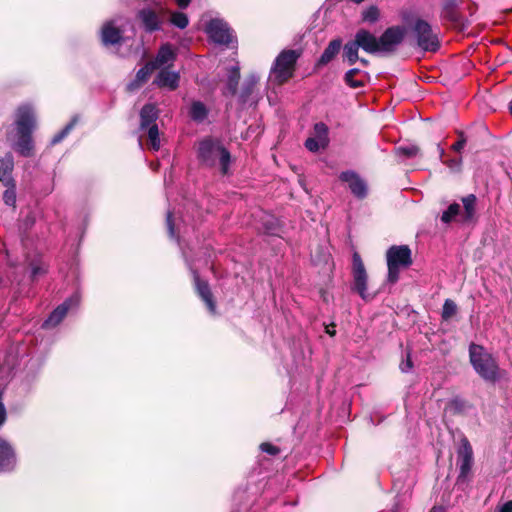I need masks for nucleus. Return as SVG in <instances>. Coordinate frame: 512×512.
I'll use <instances>...</instances> for the list:
<instances>
[{
    "label": "nucleus",
    "instance_id": "f257e3e1",
    "mask_svg": "<svg viewBox=\"0 0 512 512\" xmlns=\"http://www.w3.org/2000/svg\"><path fill=\"white\" fill-rule=\"evenodd\" d=\"M405 34V28L400 25L388 27L379 38L369 30L360 28L356 31L354 40L368 54H393L403 42Z\"/></svg>",
    "mask_w": 512,
    "mask_h": 512
},
{
    "label": "nucleus",
    "instance_id": "f03ea898",
    "mask_svg": "<svg viewBox=\"0 0 512 512\" xmlns=\"http://www.w3.org/2000/svg\"><path fill=\"white\" fill-rule=\"evenodd\" d=\"M15 142L12 148L22 157H32L35 153L33 132L37 127L34 109L30 105H21L15 113Z\"/></svg>",
    "mask_w": 512,
    "mask_h": 512
},
{
    "label": "nucleus",
    "instance_id": "7ed1b4c3",
    "mask_svg": "<svg viewBox=\"0 0 512 512\" xmlns=\"http://www.w3.org/2000/svg\"><path fill=\"white\" fill-rule=\"evenodd\" d=\"M197 158L201 165L209 168L220 165L222 175H227L231 163V153L221 140L212 137L203 138L198 145Z\"/></svg>",
    "mask_w": 512,
    "mask_h": 512
},
{
    "label": "nucleus",
    "instance_id": "20e7f679",
    "mask_svg": "<svg viewBox=\"0 0 512 512\" xmlns=\"http://www.w3.org/2000/svg\"><path fill=\"white\" fill-rule=\"evenodd\" d=\"M469 360L475 372L486 382L495 383L501 377V369L496 358L482 345H469Z\"/></svg>",
    "mask_w": 512,
    "mask_h": 512
},
{
    "label": "nucleus",
    "instance_id": "39448f33",
    "mask_svg": "<svg viewBox=\"0 0 512 512\" xmlns=\"http://www.w3.org/2000/svg\"><path fill=\"white\" fill-rule=\"evenodd\" d=\"M387 283L394 285L400 277V270L413 264L412 251L408 245H392L386 251Z\"/></svg>",
    "mask_w": 512,
    "mask_h": 512
},
{
    "label": "nucleus",
    "instance_id": "423d86ee",
    "mask_svg": "<svg viewBox=\"0 0 512 512\" xmlns=\"http://www.w3.org/2000/svg\"><path fill=\"white\" fill-rule=\"evenodd\" d=\"M300 56V50L285 49L279 53L272 67L278 83L283 84L293 77Z\"/></svg>",
    "mask_w": 512,
    "mask_h": 512
},
{
    "label": "nucleus",
    "instance_id": "0eeeda50",
    "mask_svg": "<svg viewBox=\"0 0 512 512\" xmlns=\"http://www.w3.org/2000/svg\"><path fill=\"white\" fill-rule=\"evenodd\" d=\"M412 31L415 35L418 47L423 51L435 53L440 49L441 42L439 37L434 33L428 21L417 18L412 25Z\"/></svg>",
    "mask_w": 512,
    "mask_h": 512
},
{
    "label": "nucleus",
    "instance_id": "6e6552de",
    "mask_svg": "<svg viewBox=\"0 0 512 512\" xmlns=\"http://www.w3.org/2000/svg\"><path fill=\"white\" fill-rule=\"evenodd\" d=\"M457 463L459 465V474L456 479V485L461 486L470 481L473 466V448L465 436L461 438L457 449Z\"/></svg>",
    "mask_w": 512,
    "mask_h": 512
},
{
    "label": "nucleus",
    "instance_id": "1a4fd4ad",
    "mask_svg": "<svg viewBox=\"0 0 512 512\" xmlns=\"http://www.w3.org/2000/svg\"><path fill=\"white\" fill-rule=\"evenodd\" d=\"M352 277L351 290L357 293L363 300H371L375 294L367 293L368 274L360 254L355 251L352 255Z\"/></svg>",
    "mask_w": 512,
    "mask_h": 512
},
{
    "label": "nucleus",
    "instance_id": "9d476101",
    "mask_svg": "<svg viewBox=\"0 0 512 512\" xmlns=\"http://www.w3.org/2000/svg\"><path fill=\"white\" fill-rule=\"evenodd\" d=\"M460 0H443L441 5L440 19L449 24V27L463 32L469 26L468 19L460 12Z\"/></svg>",
    "mask_w": 512,
    "mask_h": 512
},
{
    "label": "nucleus",
    "instance_id": "9b49d317",
    "mask_svg": "<svg viewBox=\"0 0 512 512\" xmlns=\"http://www.w3.org/2000/svg\"><path fill=\"white\" fill-rule=\"evenodd\" d=\"M205 32L214 43L219 45L229 46L234 40L228 23L218 18L211 19L206 24Z\"/></svg>",
    "mask_w": 512,
    "mask_h": 512
},
{
    "label": "nucleus",
    "instance_id": "f8f14e48",
    "mask_svg": "<svg viewBox=\"0 0 512 512\" xmlns=\"http://www.w3.org/2000/svg\"><path fill=\"white\" fill-rule=\"evenodd\" d=\"M193 288L196 295L205 304L211 315L217 314V302L211 290L210 284L206 279L200 277L197 270H192Z\"/></svg>",
    "mask_w": 512,
    "mask_h": 512
},
{
    "label": "nucleus",
    "instance_id": "ddd939ff",
    "mask_svg": "<svg viewBox=\"0 0 512 512\" xmlns=\"http://www.w3.org/2000/svg\"><path fill=\"white\" fill-rule=\"evenodd\" d=\"M339 179L348 184L351 193L357 199H365L368 195V186L364 179L353 170H346L340 173Z\"/></svg>",
    "mask_w": 512,
    "mask_h": 512
},
{
    "label": "nucleus",
    "instance_id": "4468645a",
    "mask_svg": "<svg viewBox=\"0 0 512 512\" xmlns=\"http://www.w3.org/2000/svg\"><path fill=\"white\" fill-rule=\"evenodd\" d=\"M100 39L105 47L120 46L125 40L123 31L116 27L113 21H107L103 24Z\"/></svg>",
    "mask_w": 512,
    "mask_h": 512
},
{
    "label": "nucleus",
    "instance_id": "2eb2a0df",
    "mask_svg": "<svg viewBox=\"0 0 512 512\" xmlns=\"http://www.w3.org/2000/svg\"><path fill=\"white\" fill-rule=\"evenodd\" d=\"M15 463L16 456L13 447L6 440L0 438V472L12 470Z\"/></svg>",
    "mask_w": 512,
    "mask_h": 512
},
{
    "label": "nucleus",
    "instance_id": "dca6fc26",
    "mask_svg": "<svg viewBox=\"0 0 512 512\" xmlns=\"http://www.w3.org/2000/svg\"><path fill=\"white\" fill-rule=\"evenodd\" d=\"M139 130L144 131L152 125H157L156 121L159 117V110L153 103H146L140 110Z\"/></svg>",
    "mask_w": 512,
    "mask_h": 512
},
{
    "label": "nucleus",
    "instance_id": "f3484780",
    "mask_svg": "<svg viewBox=\"0 0 512 512\" xmlns=\"http://www.w3.org/2000/svg\"><path fill=\"white\" fill-rule=\"evenodd\" d=\"M157 69V65L154 62H147L141 67L135 76V79L127 85V91L133 92L142 87L149 79L150 75Z\"/></svg>",
    "mask_w": 512,
    "mask_h": 512
},
{
    "label": "nucleus",
    "instance_id": "a211bd4d",
    "mask_svg": "<svg viewBox=\"0 0 512 512\" xmlns=\"http://www.w3.org/2000/svg\"><path fill=\"white\" fill-rule=\"evenodd\" d=\"M464 207L463 213H461L462 223H474L477 220V197L474 194H469L461 199Z\"/></svg>",
    "mask_w": 512,
    "mask_h": 512
},
{
    "label": "nucleus",
    "instance_id": "6ab92c4d",
    "mask_svg": "<svg viewBox=\"0 0 512 512\" xmlns=\"http://www.w3.org/2000/svg\"><path fill=\"white\" fill-rule=\"evenodd\" d=\"M179 79L180 77L178 73L169 71L168 69L164 68L157 74L154 80V84L160 88L167 87L174 91L179 86Z\"/></svg>",
    "mask_w": 512,
    "mask_h": 512
},
{
    "label": "nucleus",
    "instance_id": "aec40b11",
    "mask_svg": "<svg viewBox=\"0 0 512 512\" xmlns=\"http://www.w3.org/2000/svg\"><path fill=\"white\" fill-rule=\"evenodd\" d=\"M368 78L369 74L367 72L352 68L345 73L343 80L348 87L358 89L365 86Z\"/></svg>",
    "mask_w": 512,
    "mask_h": 512
},
{
    "label": "nucleus",
    "instance_id": "412c9836",
    "mask_svg": "<svg viewBox=\"0 0 512 512\" xmlns=\"http://www.w3.org/2000/svg\"><path fill=\"white\" fill-rule=\"evenodd\" d=\"M261 230L264 234L269 236H280L283 231V225L281 221L271 214H265L261 220Z\"/></svg>",
    "mask_w": 512,
    "mask_h": 512
},
{
    "label": "nucleus",
    "instance_id": "4be33fe9",
    "mask_svg": "<svg viewBox=\"0 0 512 512\" xmlns=\"http://www.w3.org/2000/svg\"><path fill=\"white\" fill-rule=\"evenodd\" d=\"M71 299L65 300L57 308H55L49 317L44 321L43 328H51L57 326L67 315L70 308Z\"/></svg>",
    "mask_w": 512,
    "mask_h": 512
},
{
    "label": "nucleus",
    "instance_id": "5701e85b",
    "mask_svg": "<svg viewBox=\"0 0 512 512\" xmlns=\"http://www.w3.org/2000/svg\"><path fill=\"white\" fill-rule=\"evenodd\" d=\"M138 18L147 32H154L160 29V19L154 10L142 9L138 12Z\"/></svg>",
    "mask_w": 512,
    "mask_h": 512
},
{
    "label": "nucleus",
    "instance_id": "b1692460",
    "mask_svg": "<svg viewBox=\"0 0 512 512\" xmlns=\"http://www.w3.org/2000/svg\"><path fill=\"white\" fill-rule=\"evenodd\" d=\"M342 47V40L341 38H336L331 40L327 47L324 49L323 53L321 54L320 58L317 61V66H325L328 63H330L339 53L340 49Z\"/></svg>",
    "mask_w": 512,
    "mask_h": 512
},
{
    "label": "nucleus",
    "instance_id": "393cba45",
    "mask_svg": "<svg viewBox=\"0 0 512 512\" xmlns=\"http://www.w3.org/2000/svg\"><path fill=\"white\" fill-rule=\"evenodd\" d=\"M258 77H256L255 75H249L243 82V85H242V88H241V91L239 93V101L242 103V104H245L247 103L252 94L254 93L255 89H256V86L258 84Z\"/></svg>",
    "mask_w": 512,
    "mask_h": 512
},
{
    "label": "nucleus",
    "instance_id": "a878e982",
    "mask_svg": "<svg viewBox=\"0 0 512 512\" xmlns=\"http://www.w3.org/2000/svg\"><path fill=\"white\" fill-rule=\"evenodd\" d=\"M240 80V68L238 66H232L228 71V77L226 82V91L224 95L235 96L238 92V84Z\"/></svg>",
    "mask_w": 512,
    "mask_h": 512
},
{
    "label": "nucleus",
    "instance_id": "bb28decb",
    "mask_svg": "<svg viewBox=\"0 0 512 512\" xmlns=\"http://www.w3.org/2000/svg\"><path fill=\"white\" fill-rule=\"evenodd\" d=\"M359 49L354 39L346 42L343 46V61L349 65H354L359 60Z\"/></svg>",
    "mask_w": 512,
    "mask_h": 512
},
{
    "label": "nucleus",
    "instance_id": "cd10ccee",
    "mask_svg": "<svg viewBox=\"0 0 512 512\" xmlns=\"http://www.w3.org/2000/svg\"><path fill=\"white\" fill-rule=\"evenodd\" d=\"M175 58L176 55L171 46L166 44L160 47L153 62L156 63L157 68H159L161 65L167 64L168 62L173 61Z\"/></svg>",
    "mask_w": 512,
    "mask_h": 512
},
{
    "label": "nucleus",
    "instance_id": "c85d7f7f",
    "mask_svg": "<svg viewBox=\"0 0 512 512\" xmlns=\"http://www.w3.org/2000/svg\"><path fill=\"white\" fill-rule=\"evenodd\" d=\"M189 115L192 120L202 122L208 116V109L201 101H194L191 104Z\"/></svg>",
    "mask_w": 512,
    "mask_h": 512
},
{
    "label": "nucleus",
    "instance_id": "c756f323",
    "mask_svg": "<svg viewBox=\"0 0 512 512\" xmlns=\"http://www.w3.org/2000/svg\"><path fill=\"white\" fill-rule=\"evenodd\" d=\"M78 120V116H73L69 123L66 124L61 131L54 135L51 143L55 145L60 143L64 138H66L69 135V133L74 129V127L78 123Z\"/></svg>",
    "mask_w": 512,
    "mask_h": 512
},
{
    "label": "nucleus",
    "instance_id": "7c9ffc66",
    "mask_svg": "<svg viewBox=\"0 0 512 512\" xmlns=\"http://www.w3.org/2000/svg\"><path fill=\"white\" fill-rule=\"evenodd\" d=\"M458 312V306L452 299H446L444 301L441 318L443 321H449L452 319Z\"/></svg>",
    "mask_w": 512,
    "mask_h": 512
},
{
    "label": "nucleus",
    "instance_id": "2f4dec72",
    "mask_svg": "<svg viewBox=\"0 0 512 512\" xmlns=\"http://www.w3.org/2000/svg\"><path fill=\"white\" fill-rule=\"evenodd\" d=\"M460 205L456 202L450 204L448 208L442 213L441 221L445 224L452 222L456 216H460Z\"/></svg>",
    "mask_w": 512,
    "mask_h": 512
},
{
    "label": "nucleus",
    "instance_id": "473e14b6",
    "mask_svg": "<svg viewBox=\"0 0 512 512\" xmlns=\"http://www.w3.org/2000/svg\"><path fill=\"white\" fill-rule=\"evenodd\" d=\"M14 170V157L11 152H7L4 156L0 157V173H13Z\"/></svg>",
    "mask_w": 512,
    "mask_h": 512
},
{
    "label": "nucleus",
    "instance_id": "72a5a7b5",
    "mask_svg": "<svg viewBox=\"0 0 512 512\" xmlns=\"http://www.w3.org/2000/svg\"><path fill=\"white\" fill-rule=\"evenodd\" d=\"M148 130V139L150 141V147L154 151H158L160 149V137H159V128L158 125H152L147 128Z\"/></svg>",
    "mask_w": 512,
    "mask_h": 512
},
{
    "label": "nucleus",
    "instance_id": "f704fd0d",
    "mask_svg": "<svg viewBox=\"0 0 512 512\" xmlns=\"http://www.w3.org/2000/svg\"><path fill=\"white\" fill-rule=\"evenodd\" d=\"M380 11L377 6L371 5L362 12V21L368 23H375L379 20Z\"/></svg>",
    "mask_w": 512,
    "mask_h": 512
},
{
    "label": "nucleus",
    "instance_id": "c9c22d12",
    "mask_svg": "<svg viewBox=\"0 0 512 512\" xmlns=\"http://www.w3.org/2000/svg\"><path fill=\"white\" fill-rule=\"evenodd\" d=\"M170 21L174 26L180 29H185L189 24L188 16L182 12H174L171 15Z\"/></svg>",
    "mask_w": 512,
    "mask_h": 512
},
{
    "label": "nucleus",
    "instance_id": "e433bc0d",
    "mask_svg": "<svg viewBox=\"0 0 512 512\" xmlns=\"http://www.w3.org/2000/svg\"><path fill=\"white\" fill-rule=\"evenodd\" d=\"M314 130H315L317 138H319L321 141L322 148H325L328 144V140H327L328 127L323 122H319L314 125Z\"/></svg>",
    "mask_w": 512,
    "mask_h": 512
},
{
    "label": "nucleus",
    "instance_id": "4c0bfd02",
    "mask_svg": "<svg viewBox=\"0 0 512 512\" xmlns=\"http://www.w3.org/2000/svg\"><path fill=\"white\" fill-rule=\"evenodd\" d=\"M420 148L416 145L400 146L396 148V153L406 159L413 158L418 155Z\"/></svg>",
    "mask_w": 512,
    "mask_h": 512
},
{
    "label": "nucleus",
    "instance_id": "58836bf2",
    "mask_svg": "<svg viewBox=\"0 0 512 512\" xmlns=\"http://www.w3.org/2000/svg\"><path fill=\"white\" fill-rule=\"evenodd\" d=\"M3 201L8 206H16V185L6 187V190L3 192Z\"/></svg>",
    "mask_w": 512,
    "mask_h": 512
},
{
    "label": "nucleus",
    "instance_id": "ea45409f",
    "mask_svg": "<svg viewBox=\"0 0 512 512\" xmlns=\"http://www.w3.org/2000/svg\"><path fill=\"white\" fill-rule=\"evenodd\" d=\"M166 228L167 232L170 238H176L177 232L175 229V223L173 218V213L171 211H168L166 214Z\"/></svg>",
    "mask_w": 512,
    "mask_h": 512
},
{
    "label": "nucleus",
    "instance_id": "a19ab883",
    "mask_svg": "<svg viewBox=\"0 0 512 512\" xmlns=\"http://www.w3.org/2000/svg\"><path fill=\"white\" fill-rule=\"evenodd\" d=\"M260 450L264 453H267L271 456H276L280 453V448L276 445H273L270 442H263L260 444Z\"/></svg>",
    "mask_w": 512,
    "mask_h": 512
},
{
    "label": "nucleus",
    "instance_id": "79ce46f5",
    "mask_svg": "<svg viewBox=\"0 0 512 512\" xmlns=\"http://www.w3.org/2000/svg\"><path fill=\"white\" fill-rule=\"evenodd\" d=\"M304 145L311 152H318L322 148L319 138L309 137L306 139Z\"/></svg>",
    "mask_w": 512,
    "mask_h": 512
},
{
    "label": "nucleus",
    "instance_id": "37998d69",
    "mask_svg": "<svg viewBox=\"0 0 512 512\" xmlns=\"http://www.w3.org/2000/svg\"><path fill=\"white\" fill-rule=\"evenodd\" d=\"M457 135H458V140L451 146V149L455 152L460 153L462 151V149L464 148V146L467 142V139L465 137L464 132H462V131H459L457 133Z\"/></svg>",
    "mask_w": 512,
    "mask_h": 512
},
{
    "label": "nucleus",
    "instance_id": "c03bdc74",
    "mask_svg": "<svg viewBox=\"0 0 512 512\" xmlns=\"http://www.w3.org/2000/svg\"><path fill=\"white\" fill-rule=\"evenodd\" d=\"M0 182L5 186V187H10V186H14L16 185V181L12 175V173H0Z\"/></svg>",
    "mask_w": 512,
    "mask_h": 512
},
{
    "label": "nucleus",
    "instance_id": "a18cd8bd",
    "mask_svg": "<svg viewBox=\"0 0 512 512\" xmlns=\"http://www.w3.org/2000/svg\"><path fill=\"white\" fill-rule=\"evenodd\" d=\"M30 266L32 280H35L39 275H43L46 273V270L38 263L32 262Z\"/></svg>",
    "mask_w": 512,
    "mask_h": 512
},
{
    "label": "nucleus",
    "instance_id": "49530a36",
    "mask_svg": "<svg viewBox=\"0 0 512 512\" xmlns=\"http://www.w3.org/2000/svg\"><path fill=\"white\" fill-rule=\"evenodd\" d=\"M464 403L459 398H454L449 402V407L455 412H460L463 409Z\"/></svg>",
    "mask_w": 512,
    "mask_h": 512
},
{
    "label": "nucleus",
    "instance_id": "de8ad7c7",
    "mask_svg": "<svg viewBox=\"0 0 512 512\" xmlns=\"http://www.w3.org/2000/svg\"><path fill=\"white\" fill-rule=\"evenodd\" d=\"M413 367V362L411 360V357H410V354L407 355V359L405 362H402L400 364V369L402 372H408L409 370H411Z\"/></svg>",
    "mask_w": 512,
    "mask_h": 512
},
{
    "label": "nucleus",
    "instance_id": "09e8293b",
    "mask_svg": "<svg viewBox=\"0 0 512 512\" xmlns=\"http://www.w3.org/2000/svg\"><path fill=\"white\" fill-rule=\"evenodd\" d=\"M325 332L331 336L334 337L336 335V325L334 323H331L326 326Z\"/></svg>",
    "mask_w": 512,
    "mask_h": 512
},
{
    "label": "nucleus",
    "instance_id": "8fccbe9b",
    "mask_svg": "<svg viewBox=\"0 0 512 512\" xmlns=\"http://www.w3.org/2000/svg\"><path fill=\"white\" fill-rule=\"evenodd\" d=\"M6 420V408L3 403L0 402V427Z\"/></svg>",
    "mask_w": 512,
    "mask_h": 512
},
{
    "label": "nucleus",
    "instance_id": "3c124183",
    "mask_svg": "<svg viewBox=\"0 0 512 512\" xmlns=\"http://www.w3.org/2000/svg\"><path fill=\"white\" fill-rule=\"evenodd\" d=\"M499 512H512V500L505 502L500 507Z\"/></svg>",
    "mask_w": 512,
    "mask_h": 512
},
{
    "label": "nucleus",
    "instance_id": "603ef678",
    "mask_svg": "<svg viewBox=\"0 0 512 512\" xmlns=\"http://www.w3.org/2000/svg\"><path fill=\"white\" fill-rule=\"evenodd\" d=\"M448 167L450 168H454L456 166H459L460 163H461V160L460 159H451L449 161H445L444 162Z\"/></svg>",
    "mask_w": 512,
    "mask_h": 512
},
{
    "label": "nucleus",
    "instance_id": "864d4df0",
    "mask_svg": "<svg viewBox=\"0 0 512 512\" xmlns=\"http://www.w3.org/2000/svg\"><path fill=\"white\" fill-rule=\"evenodd\" d=\"M175 1H176L177 5H178L180 8H182V9H184V8L188 7V5H189V4H190V2H191V0H175Z\"/></svg>",
    "mask_w": 512,
    "mask_h": 512
},
{
    "label": "nucleus",
    "instance_id": "5fc2aeb1",
    "mask_svg": "<svg viewBox=\"0 0 512 512\" xmlns=\"http://www.w3.org/2000/svg\"><path fill=\"white\" fill-rule=\"evenodd\" d=\"M430 512H446V509L444 506H433L430 510Z\"/></svg>",
    "mask_w": 512,
    "mask_h": 512
},
{
    "label": "nucleus",
    "instance_id": "6e6d98bb",
    "mask_svg": "<svg viewBox=\"0 0 512 512\" xmlns=\"http://www.w3.org/2000/svg\"><path fill=\"white\" fill-rule=\"evenodd\" d=\"M358 61L360 62V64H362V65H363V66H365V67H367V66H369V65H370V61H369L368 59H366V58H361V57H359V60H358Z\"/></svg>",
    "mask_w": 512,
    "mask_h": 512
},
{
    "label": "nucleus",
    "instance_id": "4d7b16f0",
    "mask_svg": "<svg viewBox=\"0 0 512 512\" xmlns=\"http://www.w3.org/2000/svg\"><path fill=\"white\" fill-rule=\"evenodd\" d=\"M438 149H439V152H440V157H442L444 155V149L440 148L439 145H438Z\"/></svg>",
    "mask_w": 512,
    "mask_h": 512
}]
</instances>
